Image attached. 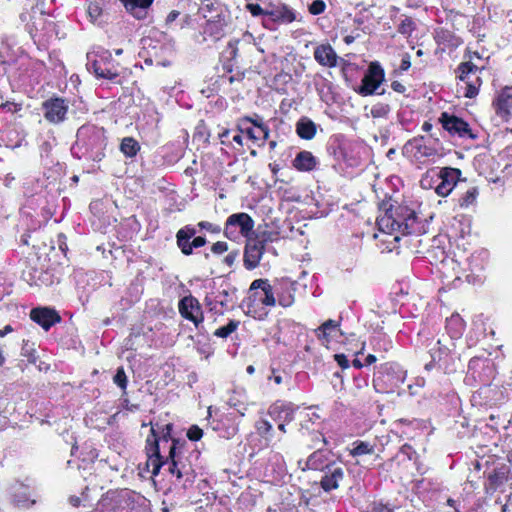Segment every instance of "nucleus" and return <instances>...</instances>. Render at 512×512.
Masks as SVG:
<instances>
[{"instance_id": "1", "label": "nucleus", "mask_w": 512, "mask_h": 512, "mask_svg": "<svg viewBox=\"0 0 512 512\" xmlns=\"http://www.w3.org/2000/svg\"><path fill=\"white\" fill-rule=\"evenodd\" d=\"M377 217V227L381 231H397L404 227L408 229L416 223L414 210L408 207H399L395 212L392 211V205L389 202H383L379 208Z\"/></svg>"}, {"instance_id": "2", "label": "nucleus", "mask_w": 512, "mask_h": 512, "mask_svg": "<svg viewBox=\"0 0 512 512\" xmlns=\"http://www.w3.org/2000/svg\"><path fill=\"white\" fill-rule=\"evenodd\" d=\"M151 437L147 438V454H148V466H152V474L157 475L163 465L168 466V471L176 475L178 479L182 478L183 471L178 467V463L175 460V443L170 446L169 458L163 461L159 452L158 439L155 428H151Z\"/></svg>"}, {"instance_id": "3", "label": "nucleus", "mask_w": 512, "mask_h": 512, "mask_svg": "<svg viewBox=\"0 0 512 512\" xmlns=\"http://www.w3.org/2000/svg\"><path fill=\"white\" fill-rule=\"evenodd\" d=\"M276 304L274 285L272 286L267 279H256L249 288L247 297V313L256 317L260 305L273 307Z\"/></svg>"}, {"instance_id": "4", "label": "nucleus", "mask_w": 512, "mask_h": 512, "mask_svg": "<svg viewBox=\"0 0 512 512\" xmlns=\"http://www.w3.org/2000/svg\"><path fill=\"white\" fill-rule=\"evenodd\" d=\"M88 69L93 71L96 77L113 80L119 75L118 65L111 60L109 51H101L98 54H88Z\"/></svg>"}, {"instance_id": "5", "label": "nucleus", "mask_w": 512, "mask_h": 512, "mask_svg": "<svg viewBox=\"0 0 512 512\" xmlns=\"http://www.w3.org/2000/svg\"><path fill=\"white\" fill-rule=\"evenodd\" d=\"M254 224V220L247 213H235L227 218L224 233L229 239L235 240L238 237V228L241 236L249 238L251 237Z\"/></svg>"}, {"instance_id": "6", "label": "nucleus", "mask_w": 512, "mask_h": 512, "mask_svg": "<svg viewBox=\"0 0 512 512\" xmlns=\"http://www.w3.org/2000/svg\"><path fill=\"white\" fill-rule=\"evenodd\" d=\"M44 118L53 124L61 123L65 120L68 112V102L63 98H50L42 104Z\"/></svg>"}, {"instance_id": "7", "label": "nucleus", "mask_w": 512, "mask_h": 512, "mask_svg": "<svg viewBox=\"0 0 512 512\" xmlns=\"http://www.w3.org/2000/svg\"><path fill=\"white\" fill-rule=\"evenodd\" d=\"M384 80L383 69L377 63H371L362 79L358 93L367 96L373 94Z\"/></svg>"}, {"instance_id": "8", "label": "nucleus", "mask_w": 512, "mask_h": 512, "mask_svg": "<svg viewBox=\"0 0 512 512\" xmlns=\"http://www.w3.org/2000/svg\"><path fill=\"white\" fill-rule=\"evenodd\" d=\"M461 174V170L458 168H441V178L435 187V192L442 197L448 196L460 181Z\"/></svg>"}, {"instance_id": "9", "label": "nucleus", "mask_w": 512, "mask_h": 512, "mask_svg": "<svg viewBox=\"0 0 512 512\" xmlns=\"http://www.w3.org/2000/svg\"><path fill=\"white\" fill-rule=\"evenodd\" d=\"M478 67L471 62H464L458 67L459 79L465 82V97L473 98L478 94L480 86V78L476 77L475 81H471V75H475Z\"/></svg>"}, {"instance_id": "10", "label": "nucleus", "mask_w": 512, "mask_h": 512, "mask_svg": "<svg viewBox=\"0 0 512 512\" xmlns=\"http://www.w3.org/2000/svg\"><path fill=\"white\" fill-rule=\"evenodd\" d=\"M246 239L247 243L244 252V265L247 269L251 270L259 265L265 247L262 242L255 241L252 236Z\"/></svg>"}, {"instance_id": "11", "label": "nucleus", "mask_w": 512, "mask_h": 512, "mask_svg": "<svg viewBox=\"0 0 512 512\" xmlns=\"http://www.w3.org/2000/svg\"><path fill=\"white\" fill-rule=\"evenodd\" d=\"M296 409L291 402L276 401L268 408V415L276 422H291Z\"/></svg>"}, {"instance_id": "12", "label": "nucleus", "mask_w": 512, "mask_h": 512, "mask_svg": "<svg viewBox=\"0 0 512 512\" xmlns=\"http://www.w3.org/2000/svg\"><path fill=\"white\" fill-rule=\"evenodd\" d=\"M295 282L289 279L277 280L274 283L275 295L282 307H290L294 303Z\"/></svg>"}, {"instance_id": "13", "label": "nucleus", "mask_w": 512, "mask_h": 512, "mask_svg": "<svg viewBox=\"0 0 512 512\" xmlns=\"http://www.w3.org/2000/svg\"><path fill=\"white\" fill-rule=\"evenodd\" d=\"M179 310L181 315L191 320L196 326L203 321L199 302L194 297H185L180 301Z\"/></svg>"}, {"instance_id": "14", "label": "nucleus", "mask_w": 512, "mask_h": 512, "mask_svg": "<svg viewBox=\"0 0 512 512\" xmlns=\"http://www.w3.org/2000/svg\"><path fill=\"white\" fill-rule=\"evenodd\" d=\"M31 319L39 324L46 331L50 329L52 325L60 322L61 318L58 313L50 308H34L30 312Z\"/></svg>"}, {"instance_id": "15", "label": "nucleus", "mask_w": 512, "mask_h": 512, "mask_svg": "<svg viewBox=\"0 0 512 512\" xmlns=\"http://www.w3.org/2000/svg\"><path fill=\"white\" fill-rule=\"evenodd\" d=\"M495 111L503 120H507L512 113V86L505 87L493 101Z\"/></svg>"}, {"instance_id": "16", "label": "nucleus", "mask_w": 512, "mask_h": 512, "mask_svg": "<svg viewBox=\"0 0 512 512\" xmlns=\"http://www.w3.org/2000/svg\"><path fill=\"white\" fill-rule=\"evenodd\" d=\"M332 465L331 452L321 449L313 452L306 461V467L310 470L326 471Z\"/></svg>"}, {"instance_id": "17", "label": "nucleus", "mask_w": 512, "mask_h": 512, "mask_svg": "<svg viewBox=\"0 0 512 512\" xmlns=\"http://www.w3.org/2000/svg\"><path fill=\"white\" fill-rule=\"evenodd\" d=\"M343 478V469L339 466L332 465L325 471V475L322 477L320 484L324 491L329 492L337 489Z\"/></svg>"}, {"instance_id": "18", "label": "nucleus", "mask_w": 512, "mask_h": 512, "mask_svg": "<svg viewBox=\"0 0 512 512\" xmlns=\"http://www.w3.org/2000/svg\"><path fill=\"white\" fill-rule=\"evenodd\" d=\"M373 237L380 242V247L382 251L392 252L397 248V243L400 240L399 232L387 230L381 231L378 230L377 233L373 235Z\"/></svg>"}, {"instance_id": "19", "label": "nucleus", "mask_w": 512, "mask_h": 512, "mask_svg": "<svg viewBox=\"0 0 512 512\" xmlns=\"http://www.w3.org/2000/svg\"><path fill=\"white\" fill-rule=\"evenodd\" d=\"M126 10L136 19L142 20L147 16V9L153 0H121Z\"/></svg>"}, {"instance_id": "20", "label": "nucleus", "mask_w": 512, "mask_h": 512, "mask_svg": "<svg viewBox=\"0 0 512 512\" xmlns=\"http://www.w3.org/2000/svg\"><path fill=\"white\" fill-rule=\"evenodd\" d=\"M443 127L452 133L464 136L470 132L468 124L460 118L455 116H448L446 113L442 114Z\"/></svg>"}, {"instance_id": "21", "label": "nucleus", "mask_w": 512, "mask_h": 512, "mask_svg": "<svg viewBox=\"0 0 512 512\" xmlns=\"http://www.w3.org/2000/svg\"><path fill=\"white\" fill-rule=\"evenodd\" d=\"M314 58L323 66L334 67L337 64V55L330 45L318 46L314 51Z\"/></svg>"}, {"instance_id": "22", "label": "nucleus", "mask_w": 512, "mask_h": 512, "mask_svg": "<svg viewBox=\"0 0 512 512\" xmlns=\"http://www.w3.org/2000/svg\"><path fill=\"white\" fill-rule=\"evenodd\" d=\"M267 16L271 20L281 23H291L296 20L294 10L285 4L273 7L267 12Z\"/></svg>"}, {"instance_id": "23", "label": "nucleus", "mask_w": 512, "mask_h": 512, "mask_svg": "<svg viewBox=\"0 0 512 512\" xmlns=\"http://www.w3.org/2000/svg\"><path fill=\"white\" fill-rule=\"evenodd\" d=\"M197 231L192 226H185L181 228L177 234V245L180 248L181 252L185 255L191 254V246H190V239L193 238L196 235Z\"/></svg>"}, {"instance_id": "24", "label": "nucleus", "mask_w": 512, "mask_h": 512, "mask_svg": "<svg viewBox=\"0 0 512 512\" xmlns=\"http://www.w3.org/2000/svg\"><path fill=\"white\" fill-rule=\"evenodd\" d=\"M293 165L299 171H310L316 166V159L311 152L302 151L294 159Z\"/></svg>"}, {"instance_id": "25", "label": "nucleus", "mask_w": 512, "mask_h": 512, "mask_svg": "<svg viewBox=\"0 0 512 512\" xmlns=\"http://www.w3.org/2000/svg\"><path fill=\"white\" fill-rule=\"evenodd\" d=\"M316 124L308 119L301 118L296 124V132L302 139L311 140L316 134Z\"/></svg>"}, {"instance_id": "26", "label": "nucleus", "mask_w": 512, "mask_h": 512, "mask_svg": "<svg viewBox=\"0 0 512 512\" xmlns=\"http://www.w3.org/2000/svg\"><path fill=\"white\" fill-rule=\"evenodd\" d=\"M255 429L257 434L266 441L268 446H274V444H271L274 429L270 421L264 418H260L255 423Z\"/></svg>"}, {"instance_id": "27", "label": "nucleus", "mask_w": 512, "mask_h": 512, "mask_svg": "<svg viewBox=\"0 0 512 512\" xmlns=\"http://www.w3.org/2000/svg\"><path fill=\"white\" fill-rule=\"evenodd\" d=\"M441 178V168L429 169L421 178L420 184L424 189H431L436 187Z\"/></svg>"}, {"instance_id": "28", "label": "nucleus", "mask_w": 512, "mask_h": 512, "mask_svg": "<svg viewBox=\"0 0 512 512\" xmlns=\"http://www.w3.org/2000/svg\"><path fill=\"white\" fill-rule=\"evenodd\" d=\"M338 326L339 323L337 321L331 319L327 320L316 330V334L319 339L329 342L332 331H335Z\"/></svg>"}, {"instance_id": "29", "label": "nucleus", "mask_w": 512, "mask_h": 512, "mask_svg": "<svg viewBox=\"0 0 512 512\" xmlns=\"http://www.w3.org/2000/svg\"><path fill=\"white\" fill-rule=\"evenodd\" d=\"M374 453V445L365 441H355L353 443V448L350 449V454L353 457H359L363 455H368Z\"/></svg>"}, {"instance_id": "30", "label": "nucleus", "mask_w": 512, "mask_h": 512, "mask_svg": "<svg viewBox=\"0 0 512 512\" xmlns=\"http://www.w3.org/2000/svg\"><path fill=\"white\" fill-rule=\"evenodd\" d=\"M120 150L127 157H133L140 150V146L135 139L131 137H126L121 142Z\"/></svg>"}, {"instance_id": "31", "label": "nucleus", "mask_w": 512, "mask_h": 512, "mask_svg": "<svg viewBox=\"0 0 512 512\" xmlns=\"http://www.w3.org/2000/svg\"><path fill=\"white\" fill-rule=\"evenodd\" d=\"M478 189L477 187H471L469 188L459 199V205L462 208H467L471 205H473L476 202V199L478 197Z\"/></svg>"}, {"instance_id": "32", "label": "nucleus", "mask_w": 512, "mask_h": 512, "mask_svg": "<svg viewBox=\"0 0 512 512\" xmlns=\"http://www.w3.org/2000/svg\"><path fill=\"white\" fill-rule=\"evenodd\" d=\"M238 325V321L230 320L227 325L216 329L214 335L220 338H227L231 333H233L238 328Z\"/></svg>"}, {"instance_id": "33", "label": "nucleus", "mask_w": 512, "mask_h": 512, "mask_svg": "<svg viewBox=\"0 0 512 512\" xmlns=\"http://www.w3.org/2000/svg\"><path fill=\"white\" fill-rule=\"evenodd\" d=\"M87 13L90 17V20L95 23L98 21V19L100 18L101 14H102V7L100 5L99 2L95 1V2H91L89 5H88V8H87Z\"/></svg>"}, {"instance_id": "34", "label": "nucleus", "mask_w": 512, "mask_h": 512, "mask_svg": "<svg viewBox=\"0 0 512 512\" xmlns=\"http://www.w3.org/2000/svg\"><path fill=\"white\" fill-rule=\"evenodd\" d=\"M371 115L374 118H382L386 117L388 113L390 112V107L387 104L378 103L372 106L371 108Z\"/></svg>"}, {"instance_id": "35", "label": "nucleus", "mask_w": 512, "mask_h": 512, "mask_svg": "<svg viewBox=\"0 0 512 512\" xmlns=\"http://www.w3.org/2000/svg\"><path fill=\"white\" fill-rule=\"evenodd\" d=\"M114 383L119 386L122 390H125L127 387V377L123 367H119L117 372L113 378Z\"/></svg>"}, {"instance_id": "36", "label": "nucleus", "mask_w": 512, "mask_h": 512, "mask_svg": "<svg viewBox=\"0 0 512 512\" xmlns=\"http://www.w3.org/2000/svg\"><path fill=\"white\" fill-rule=\"evenodd\" d=\"M325 8L326 4L322 0H315L308 7L309 12L313 15H319L323 13Z\"/></svg>"}, {"instance_id": "37", "label": "nucleus", "mask_w": 512, "mask_h": 512, "mask_svg": "<svg viewBox=\"0 0 512 512\" xmlns=\"http://www.w3.org/2000/svg\"><path fill=\"white\" fill-rule=\"evenodd\" d=\"M246 9L253 15V16H261L266 15L269 10H264L260 5L254 4V3H248L246 5Z\"/></svg>"}, {"instance_id": "38", "label": "nucleus", "mask_w": 512, "mask_h": 512, "mask_svg": "<svg viewBox=\"0 0 512 512\" xmlns=\"http://www.w3.org/2000/svg\"><path fill=\"white\" fill-rule=\"evenodd\" d=\"M253 239H255V241L262 242L264 247H265V243L272 242L274 240L273 233L269 232V231H262V232L259 231L257 233V235L255 237H253Z\"/></svg>"}, {"instance_id": "39", "label": "nucleus", "mask_w": 512, "mask_h": 512, "mask_svg": "<svg viewBox=\"0 0 512 512\" xmlns=\"http://www.w3.org/2000/svg\"><path fill=\"white\" fill-rule=\"evenodd\" d=\"M198 227H200L201 229L206 230L210 233H214V234L220 233V231H221V228L218 225H215L208 221L199 222Z\"/></svg>"}, {"instance_id": "40", "label": "nucleus", "mask_w": 512, "mask_h": 512, "mask_svg": "<svg viewBox=\"0 0 512 512\" xmlns=\"http://www.w3.org/2000/svg\"><path fill=\"white\" fill-rule=\"evenodd\" d=\"M202 436L203 431L198 426H192L187 432V437L192 441H198Z\"/></svg>"}, {"instance_id": "41", "label": "nucleus", "mask_w": 512, "mask_h": 512, "mask_svg": "<svg viewBox=\"0 0 512 512\" xmlns=\"http://www.w3.org/2000/svg\"><path fill=\"white\" fill-rule=\"evenodd\" d=\"M413 31V22L411 19H405L399 26V32L402 34H411Z\"/></svg>"}, {"instance_id": "42", "label": "nucleus", "mask_w": 512, "mask_h": 512, "mask_svg": "<svg viewBox=\"0 0 512 512\" xmlns=\"http://www.w3.org/2000/svg\"><path fill=\"white\" fill-rule=\"evenodd\" d=\"M228 250V245L226 242L218 241L214 243L211 247V251L215 254H222Z\"/></svg>"}, {"instance_id": "43", "label": "nucleus", "mask_w": 512, "mask_h": 512, "mask_svg": "<svg viewBox=\"0 0 512 512\" xmlns=\"http://www.w3.org/2000/svg\"><path fill=\"white\" fill-rule=\"evenodd\" d=\"M206 244V239L204 237L198 236L194 237L192 241H190L191 246V252L193 251V248H199Z\"/></svg>"}, {"instance_id": "44", "label": "nucleus", "mask_w": 512, "mask_h": 512, "mask_svg": "<svg viewBox=\"0 0 512 512\" xmlns=\"http://www.w3.org/2000/svg\"><path fill=\"white\" fill-rule=\"evenodd\" d=\"M410 66H411V57H410V55L405 53L402 55V58H401L400 69L402 71H406L407 69L410 68Z\"/></svg>"}, {"instance_id": "45", "label": "nucleus", "mask_w": 512, "mask_h": 512, "mask_svg": "<svg viewBox=\"0 0 512 512\" xmlns=\"http://www.w3.org/2000/svg\"><path fill=\"white\" fill-rule=\"evenodd\" d=\"M335 360L342 368L348 367V359L346 358V356L344 354H336Z\"/></svg>"}, {"instance_id": "46", "label": "nucleus", "mask_w": 512, "mask_h": 512, "mask_svg": "<svg viewBox=\"0 0 512 512\" xmlns=\"http://www.w3.org/2000/svg\"><path fill=\"white\" fill-rule=\"evenodd\" d=\"M373 512H393V510L386 505L378 504L374 507Z\"/></svg>"}, {"instance_id": "47", "label": "nucleus", "mask_w": 512, "mask_h": 512, "mask_svg": "<svg viewBox=\"0 0 512 512\" xmlns=\"http://www.w3.org/2000/svg\"><path fill=\"white\" fill-rule=\"evenodd\" d=\"M392 88L394 91L399 92V93H403L405 91V86L397 81L392 83Z\"/></svg>"}, {"instance_id": "48", "label": "nucleus", "mask_w": 512, "mask_h": 512, "mask_svg": "<svg viewBox=\"0 0 512 512\" xmlns=\"http://www.w3.org/2000/svg\"><path fill=\"white\" fill-rule=\"evenodd\" d=\"M256 127H258L261 132L263 133V138L266 140L268 139L269 137V129L266 125L264 124H256Z\"/></svg>"}, {"instance_id": "49", "label": "nucleus", "mask_w": 512, "mask_h": 512, "mask_svg": "<svg viewBox=\"0 0 512 512\" xmlns=\"http://www.w3.org/2000/svg\"><path fill=\"white\" fill-rule=\"evenodd\" d=\"M16 503L20 507H29L31 504H34L35 501L29 502L28 500L15 499Z\"/></svg>"}, {"instance_id": "50", "label": "nucleus", "mask_w": 512, "mask_h": 512, "mask_svg": "<svg viewBox=\"0 0 512 512\" xmlns=\"http://www.w3.org/2000/svg\"><path fill=\"white\" fill-rule=\"evenodd\" d=\"M13 329L10 325H6L3 329H0V337H4L8 333L12 332Z\"/></svg>"}, {"instance_id": "51", "label": "nucleus", "mask_w": 512, "mask_h": 512, "mask_svg": "<svg viewBox=\"0 0 512 512\" xmlns=\"http://www.w3.org/2000/svg\"><path fill=\"white\" fill-rule=\"evenodd\" d=\"M165 429H166V432L163 434V439H164L165 441H167L168 436H169V434H170V431H171V429H172V425H171V424H167V425L165 426Z\"/></svg>"}, {"instance_id": "52", "label": "nucleus", "mask_w": 512, "mask_h": 512, "mask_svg": "<svg viewBox=\"0 0 512 512\" xmlns=\"http://www.w3.org/2000/svg\"><path fill=\"white\" fill-rule=\"evenodd\" d=\"M177 16H178V12L172 11V12L169 13V15L167 17V21L168 22H172V21H174L177 18Z\"/></svg>"}, {"instance_id": "53", "label": "nucleus", "mask_w": 512, "mask_h": 512, "mask_svg": "<svg viewBox=\"0 0 512 512\" xmlns=\"http://www.w3.org/2000/svg\"><path fill=\"white\" fill-rule=\"evenodd\" d=\"M246 133H247V135H248L251 139H254V140L258 139V136L255 134V132H254V130H253V129L248 128V129L246 130Z\"/></svg>"}, {"instance_id": "54", "label": "nucleus", "mask_w": 512, "mask_h": 512, "mask_svg": "<svg viewBox=\"0 0 512 512\" xmlns=\"http://www.w3.org/2000/svg\"><path fill=\"white\" fill-rule=\"evenodd\" d=\"M278 430L281 431L282 433H286V425L289 423V422H278Z\"/></svg>"}, {"instance_id": "55", "label": "nucleus", "mask_w": 512, "mask_h": 512, "mask_svg": "<svg viewBox=\"0 0 512 512\" xmlns=\"http://www.w3.org/2000/svg\"><path fill=\"white\" fill-rule=\"evenodd\" d=\"M269 379H273V381L279 385L282 383L283 379L280 375H273L272 377H269Z\"/></svg>"}, {"instance_id": "56", "label": "nucleus", "mask_w": 512, "mask_h": 512, "mask_svg": "<svg viewBox=\"0 0 512 512\" xmlns=\"http://www.w3.org/2000/svg\"><path fill=\"white\" fill-rule=\"evenodd\" d=\"M354 40H355V38L352 35H347L344 37V42L348 45L353 43Z\"/></svg>"}, {"instance_id": "57", "label": "nucleus", "mask_w": 512, "mask_h": 512, "mask_svg": "<svg viewBox=\"0 0 512 512\" xmlns=\"http://www.w3.org/2000/svg\"><path fill=\"white\" fill-rule=\"evenodd\" d=\"M376 361V357L373 354H369L366 358L367 364H372Z\"/></svg>"}, {"instance_id": "58", "label": "nucleus", "mask_w": 512, "mask_h": 512, "mask_svg": "<svg viewBox=\"0 0 512 512\" xmlns=\"http://www.w3.org/2000/svg\"><path fill=\"white\" fill-rule=\"evenodd\" d=\"M233 141L238 143L239 145H242V137H241V135L237 134V135L233 136Z\"/></svg>"}, {"instance_id": "59", "label": "nucleus", "mask_w": 512, "mask_h": 512, "mask_svg": "<svg viewBox=\"0 0 512 512\" xmlns=\"http://www.w3.org/2000/svg\"><path fill=\"white\" fill-rule=\"evenodd\" d=\"M424 131H430L432 128V125L429 122H425L422 126Z\"/></svg>"}, {"instance_id": "60", "label": "nucleus", "mask_w": 512, "mask_h": 512, "mask_svg": "<svg viewBox=\"0 0 512 512\" xmlns=\"http://www.w3.org/2000/svg\"><path fill=\"white\" fill-rule=\"evenodd\" d=\"M225 261L226 263H228L229 265H232L233 262H234V256L232 255H228L226 258H225Z\"/></svg>"}, {"instance_id": "61", "label": "nucleus", "mask_w": 512, "mask_h": 512, "mask_svg": "<svg viewBox=\"0 0 512 512\" xmlns=\"http://www.w3.org/2000/svg\"><path fill=\"white\" fill-rule=\"evenodd\" d=\"M79 501H80V500H79V498H77V497H73V498H71V499H70V502H71V504H72L73 506H78Z\"/></svg>"}, {"instance_id": "62", "label": "nucleus", "mask_w": 512, "mask_h": 512, "mask_svg": "<svg viewBox=\"0 0 512 512\" xmlns=\"http://www.w3.org/2000/svg\"><path fill=\"white\" fill-rule=\"evenodd\" d=\"M228 135H229V130L226 129L222 133L219 134V137L221 139H223V138L227 137Z\"/></svg>"}, {"instance_id": "63", "label": "nucleus", "mask_w": 512, "mask_h": 512, "mask_svg": "<svg viewBox=\"0 0 512 512\" xmlns=\"http://www.w3.org/2000/svg\"><path fill=\"white\" fill-rule=\"evenodd\" d=\"M4 362H5V357L3 355L2 349L0 348V366L3 365Z\"/></svg>"}, {"instance_id": "64", "label": "nucleus", "mask_w": 512, "mask_h": 512, "mask_svg": "<svg viewBox=\"0 0 512 512\" xmlns=\"http://www.w3.org/2000/svg\"><path fill=\"white\" fill-rule=\"evenodd\" d=\"M353 366L357 367V368H361L362 367V363L359 360L355 359L353 361Z\"/></svg>"}]
</instances>
